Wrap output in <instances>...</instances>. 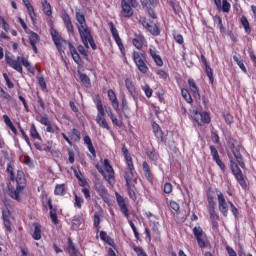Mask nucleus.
<instances>
[{"label": "nucleus", "mask_w": 256, "mask_h": 256, "mask_svg": "<svg viewBox=\"0 0 256 256\" xmlns=\"http://www.w3.org/2000/svg\"><path fill=\"white\" fill-rule=\"evenodd\" d=\"M76 21L78 23V33L80 35V39L82 40L83 45L86 47V49H89L90 45L93 51H95L97 49V45L95 44V40L93 39V35L91 34V29L87 25L85 14L81 12L80 9H76Z\"/></svg>", "instance_id": "nucleus-1"}, {"label": "nucleus", "mask_w": 256, "mask_h": 256, "mask_svg": "<svg viewBox=\"0 0 256 256\" xmlns=\"http://www.w3.org/2000/svg\"><path fill=\"white\" fill-rule=\"evenodd\" d=\"M16 183V189L9 190V196L16 201H21V193H23V189H25V185H27V181L25 180V173H23L21 170L17 171Z\"/></svg>", "instance_id": "nucleus-2"}, {"label": "nucleus", "mask_w": 256, "mask_h": 256, "mask_svg": "<svg viewBox=\"0 0 256 256\" xmlns=\"http://www.w3.org/2000/svg\"><path fill=\"white\" fill-rule=\"evenodd\" d=\"M96 109L98 111L96 116V123L99 125V127H102V129H107V131H109V124L105 119V108L103 107V102L101 99L96 100Z\"/></svg>", "instance_id": "nucleus-3"}, {"label": "nucleus", "mask_w": 256, "mask_h": 256, "mask_svg": "<svg viewBox=\"0 0 256 256\" xmlns=\"http://www.w3.org/2000/svg\"><path fill=\"white\" fill-rule=\"evenodd\" d=\"M229 161H230V169L233 173V175L236 177L237 181L241 185L242 189H247V182H245V178H243V172H241V169L235 163V160L233 159V156L231 154L228 155Z\"/></svg>", "instance_id": "nucleus-4"}, {"label": "nucleus", "mask_w": 256, "mask_h": 256, "mask_svg": "<svg viewBox=\"0 0 256 256\" xmlns=\"http://www.w3.org/2000/svg\"><path fill=\"white\" fill-rule=\"evenodd\" d=\"M133 59L140 73H147V71H149V67H147L145 56H143V54L139 52H134Z\"/></svg>", "instance_id": "nucleus-5"}, {"label": "nucleus", "mask_w": 256, "mask_h": 256, "mask_svg": "<svg viewBox=\"0 0 256 256\" xmlns=\"http://www.w3.org/2000/svg\"><path fill=\"white\" fill-rule=\"evenodd\" d=\"M192 118L198 125H205V123H211V117H209V113L207 112H199L198 110H194L192 113Z\"/></svg>", "instance_id": "nucleus-6"}, {"label": "nucleus", "mask_w": 256, "mask_h": 256, "mask_svg": "<svg viewBox=\"0 0 256 256\" xmlns=\"http://www.w3.org/2000/svg\"><path fill=\"white\" fill-rule=\"evenodd\" d=\"M104 179L111 185V181L115 179V171L113 170V166H111V163H109V160H104Z\"/></svg>", "instance_id": "nucleus-7"}, {"label": "nucleus", "mask_w": 256, "mask_h": 256, "mask_svg": "<svg viewBox=\"0 0 256 256\" xmlns=\"http://www.w3.org/2000/svg\"><path fill=\"white\" fill-rule=\"evenodd\" d=\"M95 191L98 193V195L101 196L104 203H109V191H107V188L103 183L96 181L95 182Z\"/></svg>", "instance_id": "nucleus-8"}, {"label": "nucleus", "mask_w": 256, "mask_h": 256, "mask_svg": "<svg viewBox=\"0 0 256 256\" xmlns=\"http://www.w3.org/2000/svg\"><path fill=\"white\" fill-rule=\"evenodd\" d=\"M193 234L198 246L203 249V247H205V232H203V229L200 226H196L193 228Z\"/></svg>", "instance_id": "nucleus-9"}, {"label": "nucleus", "mask_w": 256, "mask_h": 256, "mask_svg": "<svg viewBox=\"0 0 256 256\" xmlns=\"http://www.w3.org/2000/svg\"><path fill=\"white\" fill-rule=\"evenodd\" d=\"M218 205H219V211L222 213L224 217H227L229 213V205H227V200H225V196L219 192L218 195Z\"/></svg>", "instance_id": "nucleus-10"}, {"label": "nucleus", "mask_w": 256, "mask_h": 256, "mask_svg": "<svg viewBox=\"0 0 256 256\" xmlns=\"http://www.w3.org/2000/svg\"><path fill=\"white\" fill-rule=\"evenodd\" d=\"M121 7L122 10L120 12L121 17H133V6H130L129 3H127V0L121 1Z\"/></svg>", "instance_id": "nucleus-11"}, {"label": "nucleus", "mask_w": 256, "mask_h": 256, "mask_svg": "<svg viewBox=\"0 0 256 256\" xmlns=\"http://www.w3.org/2000/svg\"><path fill=\"white\" fill-rule=\"evenodd\" d=\"M240 148L235 147V144H232L231 151L234 155L235 161L238 163V165L245 169V162L243 161V156L241 155V152L239 151Z\"/></svg>", "instance_id": "nucleus-12"}, {"label": "nucleus", "mask_w": 256, "mask_h": 256, "mask_svg": "<svg viewBox=\"0 0 256 256\" xmlns=\"http://www.w3.org/2000/svg\"><path fill=\"white\" fill-rule=\"evenodd\" d=\"M125 86L126 89L129 91L131 97H133L134 101H137V99H139V93H137V89L135 88V85H133V81L127 78L125 80Z\"/></svg>", "instance_id": "nucleus-13"}, {"label": "nucleus", "mask_w": 256, "mask_h": 256, "mask_svg": "<svg viewBox=\"0 0 256 256\" xmlns=\"http://www.w3.org/2000/svg\"><path fill=\"white\" fill-rule=\"evenodd\" d=\"M108 25L113 36V39L117 43L119 49H123V42H121V37H119V32L117 31V28H115V24H113V22H109Z\"/></svg>", "instance_id": "nucleus-14"}, {"label": "nucleus", "mask_w": 256, "mask_h": 256, "mask_svg": "<svg viewBox=\"0 0 256 256\" xmlns=\"http://www.w3.org/2000/svg\"><path fill=\"white\" fill-rule=\"evenodd\" d=\"M39 41H41V38L39 37L38 33L35 32H30L29 33V43L34 51V53H38L37 50V44L39 43Z\"/></svg>", "instance_id": "nucleus-15"}, {"label": "nucleus", "mask_w": 256, "mask_h": 256, "mask_svg": "<svg viewBox=\"0 0 256 256\" xmlns=\"http://www.w3.org/2000/svg\"><path fill=\"white\" fill-rule=\"evenodd\" d=\"M6 63L18 71V73H23V67L21 66V62L19 60H13V58L6 56Z\"/></svg>", "instance_id": "nucleus-16"}, {"label": "nucleus", "mask_w": 256, "mask_h": 256, "mask_svg": "<svg viewBox=\"0 0 256 256\" xmlns=\"http://www.w3.org/2000/svg\"><path fill=\"white\" fill-rule=\"evenodd\" d=\"M63 21L69 35H75V27L73 26V22H71L69 14H64Z\"/></svg>", "instance_id": "nucleus-17"}, {"label": "nucleus", "mask_w": 256, "mask_h": 256, "mask_svg": "<svg viewBox=\"0 0 256 256\" xmlns=\"http://www.w3.org/2000/svg\"><path fill=\"white\" fill-rule=\"evenodd\" d=\"M116 199L125 217H129V210L127 209V204H125V198H123V196H121L119 193H116Z\"/></svg>", "instance_id": "nucleus-18"}, {"label": "nucleus", "mask_w": 256, "mask_h": 256, "mask_svg": "<svg viewBox=\"0 0 256 256\" xmlns=\"http://www.w3.org/2000/svg\"><path fill=\"white\" fill-rule=\"evenodd\" d=\"M188 85H189L190 92L192 93L194 99H201V94H199V88L197 87L195 80L189 79Z\"/></svg>", "instance_id": "nucleus-19"}, {"label": "nucleus", "mask_w": 256, "mask_h": 256, "mask_svg": "<svg viewBox=\"0 0 256 256\" xmlns=\"http://www.w3.org/2000/svg\"><path fill=\"white\" fill-rule=\"evenodd\" d=\"M48 207L50 210V219L54 225H57L59 223V220L57 219V208L53 207L51 198L48 199Z\"/></svg>", "instance_id": "nucleus-20"}, {"label": "nucleus", "mask_w": 256, "mask_h": 256, "mask_svg": "<svg viewBox=\"0 0 256 256\" xmlns=\"http://www.w3.org/2000/svg\"><path fill=\"white\" fill-rule=\"evenodd\" d=\"M133 169H134V166L132 164V168H130L128 166L127 171H125L124 179L126 181V185H133V184H135V179L133 178V177H135V175L133 174Z\"/></svg>", "instance_id": "nucleus-21"}, {"label": "nucleus", "mask_w": 256, "mask_h": 256, "mask_svg": "<svg viewBox=\"0 0 256 256\" xmlns=\"http://www.w3.org/2000/svg\"><path fill=\"white\" fill-rule=\"evenodd\" d=\"M108 97L111 101V105L115 111L119 112V100H117V95L115 94V91L108 90Z\"/></svg>", "instance_id": "nucleus-22"}, {"label": "nucleus", "mask_w": 256, "mask_h": 256, "mask_svg": "<svg viewBox=\"0 0 256 256\" xmlns=\"http://www.w3.org/2000/svg\"><path fill=\"white\" fill-rule=\"evenodd\" d=\"M143 27L147 29L152 35H159V28L155 24H149L146 20L142 21Z\"/></svg>", "instance_id": "nucleus-23"}, {"label": "nucleus", "mask_w": 256, "mask_h": 256, "mask_svg": "<svg viewBox=\"0 0 256 256\" xmlns=\"http://www.w3.org/2000/svg\"><path fill=\"white\" fill-rule=\"evenodd\" d=\"M10 215H11V213L9 212V210H3L2 211L4 227H6L7 231H9V233H11V231H12V229H11V221H9Z\"/></svg>", "instance_id": "nucleus-24"}, {"label": "nucleus", "mask_w": 256, "mask_h": 256, "mask_svg": "<svg viewBox=\"0 0 256 256\" xmlns=\"http://www.w3.org/2000/svg\"><path fill=\"white\" fill-rule=\"evenodd\" d=\"M51 35L58 51L61 53V51H63V43H65V41L57 35V32L52 33Z\"/></svg>", "instance_id": "nucleus-25"}, {"label": "nucleus", "mask_w": 256, "mask_h": 256, "mask_svg": "<svg viewBox=\"0 0 256 256\" xmlns=\"http://www.w3.org/2000/svg\"><path fill=\"white\" fill-rule=\"evenodd\" d=\"M149 53L152 59L154 60V62L156 63V65H158V67H163V59H161V56L157 54L155 49L150 48Z\"/></svg>", "instance_id": "nucleus-26"}, {"label": "nucleus", "mask_w": 256, "mask_h": 256, "mask_svg": "<svg viewBox=\"0 0 256 256\" xmlns=\"http://www.w3.org/2000/svg\"><path fill=\"white\" fill-rule=\"evenodd\" d=\"M202 63H204L206 67V74L208 78L210 79V82L213 83V69H211V66L207 64V58H205L204 55H201Z\"/></svg>", "instance_id": "nucleus-27"}, {"label": "nucleus", "mask_w": 256, "mask_h": 256, "mask_svg": "<svg viewBox=\"0 0 256 256\" xmlns=\"http://www.w3.org/2000/svg\"><path fill=\"white\" fill-rule=\"evenodd\" d=\"M18 61H19L20 65H24V67H26V69H28V71L30 73H32V75L35 74V69H33L31 67V63H29V61L25 60L24 57L18 56Z\"/></svg>", "instance_id": "nucleus-28"}, {"label": "nucleus", "mask_w": 256, "mask_h": 256, "mask_svg": "<svg viewBox=\"0 0 256 256\" xmlns=\"http://www.w3.org/2000/svg\"><path fill=\"white\" fill-rule=\"evenodd\" d=\"M42 9H43V13L47 15V17H51V15H53V10H51V4H49L47 0H44L42 2Z\"/></svg>", "instance_id": "nucleus-29"}, {"label": "nucleus", "mask_w": 256, "mask_h": 256, "mask_svg": "<svg viewBox=\"0 0 256 256\" xmlns=\"http://www.w3.org/2000/svg\"><path fill=\"white\" fill-rule=\"evenodd\" d=\"M126 187L130 199H136L137 188H135V184H126Z\"/></svg>", "instance_id": "nucleus-30"}, {"label": "nucleus", "mask_w": 256, "mask_h": 256, "mask_svg": "<svg viewBox=\"0 0 256 256\" xmlns=\"http://www.w3.org/2000/svg\"><path fill=\"white\" fill-rule=\"evenodd\" d=\"M122 153L124 154L128 167L133 168V158H131L129 150H127V148H122Z\"/></svg>", "instance_id": "nucleus-31"}, {"label": "nucleus", "mask_w": 256, "mask_h": 256, "mask_svg": "<svg viewBox=\"0 0 256 256\" xmlns=\"http://www.w3.org/2000/svg\"><path fill=\"white\" fill-rule=\"evenodd\" d=\"M33 226H34V233L32 237L33 239H35V241H39V239H41V226L37 223H34Z\"/></svg>", "instance_id": "nucleus-32"}, {"label": "nucleus", "mask_w": 256, "mask_h": 256, "mask_svg": "<svg viewBox=\"0 0 256 256\" xmlns=\"http://www.w3.org/2000/svg\"><path fill=\"white\" fill-rule=\"evenodd\" d=\"M233 59L235 63L240 67V69L244 72L247 73V68H245V64H243V59H241V56H233Z\"/></svg>", "instance_id": "nucleus-33"}, {"label": "nucleus", "mask_w": 256, "mask_h": 256, "mask_svg": "<svg viewBox=\"0 0 256 256\" xmlns=\"http://www.w3.org/2000/svg\"><path fill=\"white\" fill-rule=\"evenodd\" d=\"M241 23H242V26L245 29V32L249 35V33H251V27L249 26V20H247V17L242 16L241 17Z\"/></svg>", "instance_id": "nucleus-34"}, {"label": "nucleus", "mask_w": 256, "mask_h": 256, "mask_svg": "<svg viewBox=\"0 0 256 256\" xmlns=\"http://www.w3.org/2000/svg\"><path fill=\"white\" fill-rule=\"evenodd\" d=\"M101 223V212H95L94 214V227L99 231L101 227L99 226Z\"/></svg>", "instance_id": "nucleus-35"}, {"label": "nucleus", "mask_w": 256, "mask_h": 256, "mask_svg": "<svg viewBox=\"0 0 256 256\" xmlns=\"http://www.w3.org/2000/svg\"><path fill=\"white\" fill-rule=\"evenodd\" d=\"M100 239L105 243H108V245L113 244V239H111V237H109L105 231L100 232Z\"/></svg>", "instance_id": "nucleus-36"}, {"label": "nucleus", "mask_w": 256, "mask_h": 256, "mask_svg": "<svg viewBox=\"0 0 256 256\" xmlns=\"http://www.w3.org/2000/svg\"><path fill=\"white\" fill-rule=\"evenodd\" d=\"M182 97L187 101V103H193V98H191V94L187 89H182L181 90Z\"/></svg>", "instance_id": "nucleus-37"}, {"label": "nucleus", "mask_w": 256, "mask_h": 256, "mask_svg": "<svg viewBox=\"0 0 256 256\" xmlns=\"http://www.w3.org/2000/svg\"><path fill=\"white\" fill-rule=\"evenodd\" d=\"M80 81L85 85V87H89V85H91V80L87 74H80Z\"/></svg>", "instance_id": "nucleus-38"}, {"label": "nucleus", "mask_w": 256, "mask_h": 256, "mask_svg": "<svg viewBox=\"0 0 256 256\" xmlns=\"http://www.w3.org/2000/svg\"><path fill=\"white\" fill-rule=\"evenodd\" d=\"M54 193H55V195H64L65 185L64 184L56 185Z\"/></svg>", "instance_id": "nucleus-39"}, {"label": "nucleus", "mask_w": 256, "mask_h": 256, "mask_svg": "<svg viewBox=\"0 0 256 256\" xmlns=\"http://www.w3.org/2000/svg\"><path fill=\"white\" fill-rule=\"evenodd\" d=\"M208 209H209L210 219L214 223V221H217L219 219V216L215 212V208L213 206L209 207Z\"/></svg>", "instance_id": "nucleus-40"}, {"label": "nucleus", "mask_w": 256, "mask_h": 256, "mask_svg": "<svg viewBox=\"0 0 256 256\" xmlns=\"http://www.w3.org/2000/svg\"><path fill=\"white\" fill-rule=\"evenodd\" d=\"M30 134H31V137H33V139H41V136H39V132H37V128L35 127V124L31 125Z\"/></svg>", "instance_id": "nucleus-41"}, {"label": "nucleus", "mask_w": 256, "mask_h": 256, "mask_svg": "<svg viewBox=\"0 0 256 256\" xmlns=\"http://www.w3.org/2000/svg\"><path fill=\"white\" fill-rule=\"evenodd\" d=\"M221 9L224 13H229L231 9V4L227 0H222V6Z\"/></svg>", "instance_id": "nucleus-42"}, {"label": "nucleus", "mask_w": 256, "mask_h": 256, "mask_svg": "<svg viewBox=\"0 0 256 256\" xmlns=\"http://www.w3.org/2000/svg\"><path fill=\"white\" fill-rule=\"evenodd\" d=\"M147 156L149 157V159H151L152 161H157L159 159V154H157V152L155 151H148L147 152Z\"/></svg>", "instance_id": "nucleus-43"}, {"label": "nucleus", "mask_w": 256, "mask_h": 256, "mask_svg": "<svg viewBox=\"0 0 256 256\" xmlns=\"http://www.w3.org/2000/svg\"><path fill=\"white\" fill-rule=\"evenodd\" d=\"M142 167H143V171L145 172V175L150 177L151 176V170L149 169V164L146 161H144L142 163Z\"/></svg>", "instance_id": "nucleus-44"}, {"label": "nucleus", "mask_w": 256, "mask_h": 256, "mask_svg": "<svg viewBox=\"0 0 256 256\" xmlns=\"http://www.w3.org/2000/svg\"><path fill=\"white\" fill-rule=\"evenodd\" d=\"M133 250L135 251V253L137 254V256H147V253H145V252L143 251V248H141V247L134 246V247H133Z\"/></svg>", "instance_id": "nucleus-45"}, {"label": "nucleus", "mask_w": 256, "mask_h": 256, "mask_svg": "<svg viewBox=\"0 0 256 256\" xmlns=\"http://www.w3.org/2000/svg\"><path fill=\"white\" fill-rule=\"evenodd\" d=\"M143 91L145 92L146 97H151L153 95V89L147 84L143 87Z\"/></svg>", "instance_id": "nucleus-46"}, {"label": "nucleus", "mask_w": 256, "mask_h": 256, "mask_svg": "<svg viewBox=\"0 0 256 256\" xmlns=\"http://www.w3.org/2000/svg\"><path fill=\"white\" fill-rule=\"evenodd\" d=\"M3 77L6 81V85H7L8 89H13L14 85L11 82V80L9 79V76L7 75V73H3Z\"/></svg>", "instance_id": "nucleus-47"}, {"label": "nucleus", "mask_w": 256, "mask_h": 256, "mask_svg": "<svg viewBox=\"0 0 256 256\" xmlns=\"http://www.w3.org/2000/svg\"><path fill=\"white\" fill-rule=\"evenodd\" d=\"M37 80L42 89H47V83H45V78H43V76H37Z\"/></svg>", "instance_id": "nucleus-48"}, {"label": "nucleus", "mask_w": 256, "mask_h": 256, "mask_svg": "<svg viewBox=\"0 0 256 256\" xmlns=\"http://www.w3.org/2000/svg\"><path fill=\"white\" fill-rule=\"evenodd\" d=\"M82 203H83V198H81L77 194H75V203H74V205H76V207H78V209H81Z\"/></svg>", "instance_id": "nucleus-49"}, {"label": "nucleus", "mask_w": 256, "mask_h": 256, "mask_svg": "<svg viewBox=\"0 0 256 256\" xmlns=\"http://www.w3.org/2000/svg\"><path fill=\"white\" fill-rule=\"evenodd\" d=\"M210 151L213 156V159L219 158V152H217V148L215 146H210Z\"/></svg>", "instance_id": "nucleus-50"}, {"label": "nucleus", "mask_w": 256, "mask_h": 256, "mask_svg": "<svg viewBox=\"0 0 256 256\" xmlns=\"http://www.w3.org/2000/svg\"><path fill=\"white\" fill-rule=\"evenodd\" d=\"M173 191V185L171 183L164 184V193L169 194Z\"/></svg>", "instance_id": "nucleus-51"}, {"label": "nucleus", "mask_w": 256, "mask_h": 256, "mask_svg": "<svg viewBox=\"0 0 256 256\" xmlns=\"http://www.w3.org/2000/svg\"><path fill=\"white\" fill-rule=\"evenodd\" d=\"M174 39L179 45H183V36L181 34H174Z\"/></svg>", "instance_id": "nucleus-52"}, {"label": "nucleus", "mask_w": 256, "mask_h": 256, "mask_svg": "<svg viewBox=\"0 0 256 256\" xmlns=\"http://www.w3.org/2000/svg\"><path fill=\"white\" fill-rule=\"evenodd\" d=\"M216 164L220 167L221 171H225V164L221 161V158H214Z\"/></svg>", "instance_id": "nucleus-53"}, {"label": "nucleus", "mask_w": 256, "mask_h": 256, "mask_svg": "<svg viewBox=\"0 0 256 256\" xmlns=\"http://www.w3.org/2000/svg\"><path fill=\"white\" fill-rule=\"evenodd\" d=\"M154 134L158 141L165 143V139H163V131L160 130L159 132H155Z\"/></svg>", "instance_id": "nucleus-54"}, {"label": "nucleus", "mask_w": 256, "mask_h": 256, "mask_svg": "<svg viewBox=\"0 0 256 256\" xmlns=\"http://www.w3.org/2000/svg\"><path fill=\"white\" fill-rule=\"evenodd\" d=\"M130 227L133 230L136 239H139V232L137 231V227H135V224L132 221H130Z\"/></svg>", "instance_id": "nucleus-55"}, {"label": "nucleus", "mask_w": 256, "mask_h": 256, "mask_svg": "<svg viewBox=\"0 0 256 256\" xmlns=\"http://www.w3.org/2000/svg\"><path fill=\"white\" fill-rule=\"evenodd\" d=\"M133 45L136 47V49H141L143 47V43L139 39H134L133 40Z\"/></svg>", "instance_id": "nucleus-56"}, {"label": "nucleus", "mask_w": 256, "mask_h": 256, "mask_svg": "<svg viewBox=\"0 0 256 256\" xmlns=\"http://www.w3.org/2000/svg\"><path fill=\"white\" fill-rule=\"evenodd\" d=\"M40 123H41L42 125H45V126L47 127L48 125L51 124V121H49V118L43 116V117L40 119Z\"/></svg>", "instance_id": "nucleus-57"}, {"label": "nucleus", "mask_w": 256, "mask_h": 256, "mask_svg": "<svg viewBox=\"0 0 256 256\" xmlns=\"http://www.w3.org/2000/svg\"><path fill=\"white\" fill-rule=\"evenodd\" d=\"M68 155H69V163H71V164L75 163V153L73 151L69 150Z\"/></svg>", "instance_id": "nucleus-58"}, {"label": "nucleus", "mask_w": 256, "mask_h": 256, "mask_svg": "<svg viewBox=\"0 0 256 256\" xmlns=\"http://www.w3.org/2000/svg\"><path fill=\"white\" fill-rule=\"evenodd\" d=\"M170 207L173 211H179V204L175 201H170Z\"/></svg>", "instance_id": "nucleus-59"}, {"label": "nucleus", "mask_w": 256, "mask_h": 256, "mask_svg": "<svg viewBox=\"0 0 256 256\" xmlns=\"http://www.w3.org/2000/svg\"><path fill=\"white\" fill-rule=\"evenodd\" d=\"M3 119H4V123H6L7 127L13 125V122H11V118H9V116H7L6 114L3 115Z\"/></svg>", "instance_id": "nucleus-60"}, {"label": "nucleus", "mask_w": 256, "mask_h": 256, "mask_svg": "<svg viewBox=\"0 0 256 256\" xmlns=\"http://www.w3.org/2000/svg\"><path fill=\"white\" fill-rule=\"evenodd\" d=\"M72 59L75 61V63H79L81 61V56H79L78 52H75L72 54Z\"/></svg>", "instance_id": "nucleus-61"}, {"label": "nucleus", "mask_w": 256, "mask_h": 256, "mask_svg": "<svg viewBox=\"0 0 256 256\" xmlns=\"http://www.w3.org/2000/svg\"><path fill=\"white\" fill-rule=\"evenodd\" d=\"M87 147H88V151L91 153V155H93V157H96L95 148L93 147V143L88 144Z\"/></svg>", "instance_id": "nucleus-62"}, {"label": "nucleus", "mask_w": 256, "mask_h": 256, "mask_svg": "<svg viewBox=\"0 0 256 256\" xmlns=\"http://www.w3.org/2000/svg\"><path fill=\"white\" fill-rule=\"evenodd\" d=\"M27 11H28V13H29L31 19H33V16L35 15V10L33 9V7H32L31 5H29V6L27 7Z\"/></svg>", "instance_id": "nucleus-63"}, {"label": "nucleus", "mask_w": 256, "mask_h": 256, "mask_svg": "<svg viewBox=\"0 0 256 256\" xmlns=\"http://www.w3.org/2000/svg\"><path fill=\"white\" fill-rule=\"evenodd\" d=\"M227 251H228L229 256H237V252H235V250H233V248L227 247Z\"/></svg>", "instance_id": "nucleus-64"}]
</instances>
